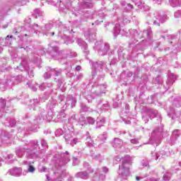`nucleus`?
<instances>
[{
  "instance_id": "nucleus-1",
  "label": "nucleus",
  "mask_w": 181,
  "mask_h": 181,
  "mask_svg": "<svg viewBox=\"0 0 181 181\" xmlns=\"http://www.w3.org/2000/svg\"><path fill=\"white\" fill-rule=\"evenodd\" d=\"M28 172H30V173L35 172V167H33V165H29Z\"/></svg>"
},
{
  "instance_id": "nucleus-2",
  "label": "nucleus",
  "mask_w": 181,
  "mask_h": 181,
  "mask_svg": "<svg viewBox=\"0 0 181 181\" xmlns=\"http://www.w3.org/2000/svg\"><path fill=\"white\" fill-rule=\"evenodd\" d=\"M127 6H129V8H130L131 9H134V6L131 4H128Z\"/></svg>"
},
{
  "instance_id": "nucleus-3",
  "label": "nucleus",
  "mask_w": 181,
  "mask_h": 181,
  "mask_svg": "<svg viewBox=\"0 0 181 181\" xmlns=\"http://www.w3.org/2000/svg\"><path fill=\"white\" fill-rule=\"evenodd\" d=\"M76 70H77L78 71H80V70H81V66H77L76 67Z\"/></svg>"
},
{
  "instance_id": "nucleus-4",
  "label": "nucleus",
  "mask_w": 181,
  "mask_h": 181,
  "mask_svg": "<svg viewBox=\"0 0 181 181\" xmlns=\"http://www.w3.org/2000/svg\"><path fill=\"white\" fill-rule=\"evenodd\" d=\"M136 180H137V181L140 180L139 177L136 176Z\"/></svg>"
},
{
  "instance_id": "nucleus-5",
  "label": "nucleus",
  "mask_w": 181,
  "mask_h": 181,
  "mask_svg": "<svg viewBox=\"0 0 181 181\" xmlns=\"http://www.w3.org/2000/svg\"><path fill=\"white\" fill-rule=\"evenodd\" d=\"M16 33H18V31H16V32H15V34L16 35Z\"/></svg>"
},
{
  "instance_id": "nucleus-6",
  "label": "nucleus",
  "mask_w": 181,
  "mask_h": 181,
  "mask_svg": "<svg viewBox=\"0 0 181 181\" xmlns=\"http://www.w3.org/2000/svg\"><path fill=\"white\" fill-rule=\"evenodd\" d=\"M12 37H13V36H12V35H11V36H10V39H12Z\"/></svg>"
},
{
  "instance_id": "nucleus-7",
  "label": "nucleus",
  "mask_w": 181,
  "mask_h": 181,
  "mask_svg": "<svg viewBox=\"0 0 181 181\" xmlns=\"http://www.w3.org/2000/svg\"><path fill=\"white\" fill-rule=\"evenodd\" d=\"M9 37V35H7V37Z\"/></svg>"
}]
</instances>
